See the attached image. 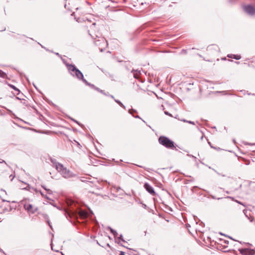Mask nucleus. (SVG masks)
I'll list each match as a JSON object with an SVG mask.
<instances>
[{"label":"nucleus","mask_w":255,"mask_h":255,"mask_svg":"<svg viewBox=\"0 0 255 255\" xmlns=\"http://www.w3.org/2000/svg\"><path fill=\"white\" fill-rule=\"evenodd\" d=\"M108 228L110 229L111 232L113 234L115 237H117L118 236V234L116 231L114 230L111 227H109Z\"/></svg>","instance_id":"4468645a"},{"label":"nucleus","mask_w":255,"mask_h":255,"mask_svg":"<svg viewBox=\"0 0 255 255\" xmlns=\"http://www.w3.org/2000/svg\"><path fill=\"white\" fill-rule=\"evenodd\" d=\"M164 114H165V115H166L169 116H170V117H172V115H171V114H170L168 112H167V111H165V112H164Z\"/></svg>","instance_id":"b1692460"},{"label":"nucleus","mask_w":255,"mask_h":255,"mask_svg":"<svg viewBox=\"0 0 255 255\" xmlns=\"http://www.w3.org/2000/svg\"><path fill=\"white\" fill-rule=\"evenodd\" d=\"M135 118L141 119L138 116H134Z\"/></svg>","instance_id":"72a5a7b5"},{"label":"nucleus","mask_w":255,"mask_h":255,"mask_svg":"<svg viewBox=\"0 0 255 255\" xmlns=\"http://www.w3.org/2000/svg\"><path fill=\"white\" fill-rule=\"evenodd\" d=\"M9 86L12 89H14L15 91L17 92V93H16L17 95H18L20 93V91L16 87H15L14 86H13L12 85H9Z\"/></svg>","instance_id":"6ab92c4d"},{"label":"nucleus","mask_w":255,"mask_h":255,"mask_svg":"<svg viewBox=\"0 0 255 255\" xmlns=\"http://www.w3.org/2000/svg\"><path fill=\"white\" fill-rule=\"evenodd\" d=\"M132 72H133V76L135 79H138L139 77V75L141 74V71L140 70H133L132 71Z\"/></svg>","instance_id":"9b49d317"},{"label":"nucleus","mask_w":255,"mask_h":255,"mask_svg":"<svg viewBox=\"0 0 255 255\" xmlns=\"http://www.w3.org/2000/svg\"><path fill=\"white\" fill-rule=\"evenodd\" d=\"M13 178H14V177H12V178L11 179V180H12Z\"/></svg>","instance_id":"c03bdc74"},{"label":"nucleus","mask_w":255,"mask_h":255,"mask_svg":"<svg viewBox=\"0 0 255 255\" xmlns=\"http://www.w3.org/2000/svg\"><path fill=\"white\" fill-rule=\"evenodd\" d=\"M0 163H3L4 165L2 166V168H5V167H9V165L6 163V162L0 159Z\"/></svg>","instance_id":"2eb2a0df"},{"label":"nucleus","mask_w":255,"mask_h":255,"mask_svg":"<svg viewBox=\"0 0 255 255\" xmlns=\"http://www.w3.org/2000/svg\"><path fill=\"white\" fill-rule=\"evenodd\" d=\"M144 187L146 190L152 195H155V192L153 188L147 183L144 184Z\"/></svg>","instance_id":"6e6552de"},{"label":"nucleus","mask_w":255,"mask_h":255,"mask_svg":"<svg viewBox=\"0 0 255 255\" xmlns=\"http://www.w3.org/2000/svg\"><path fill=\"white\" fill-rule=\"evenodd\" d=\"M159 143L167 148L173 149L174 146V142L166 136H161L158 138Z\"/></svg>","instance_id":"7ed1b4c3"},{"label":"nucleus","mask_w":255,"mask_h":255,"mask_svg":"<svg viewBox=\"0 0 255 255\" xmlns=\"http://www.w3.org/2000/svg\"><path fill=\"white\" fill-rule=\"evenodd\" d=\"M115 101L118 103L121 107L124 109H126V107L123 104V103L118 100L115 99Z\"/></svg>","instance_id":"a211bd4d"},{"label":"nucleus","mask_w":255,"mask_h":255,"mask_svg":"<svg viewBox=\"0 0 255 255\" xmlns=\"http://www.w3.org/2000/svg\"><path fill=\"white\" fill-rule=\"evenodd\" d=\"M79 216L83 218H85L88 217V213L87 212L83 211V210H80L79 212Z\"/></svg>","instance_id":"9d476101"},{"label":"nucleus","mask_w":255,"mask_h":255,"mask_svg":"<svg viewBox=\"0 0 255 255\" xmlns=\"http://www.w3.org/2000/svg\"><path fill=\"white\" fill-rule=\"evenodd\" d=\"M66 66L68 70L69 74L74 78H77L79 80H82L84 83V79L83 73L73 64L65 63Z\"/></svg>","instance_id":"f257e3e1"},{"label":"nucleus","mask_w":255,"mask_h":255,"mask_svg":"<svg viewBox=\"0 0 255 255\" xmlns=\"http://www.w3.org/2000/svg\"><path fill=\"white\" fill-rule=\"evenodd\" d=\"M133 112H136V111L135 110H133V109H132V110H128V113L130 114H132V113Z\"/></svg>","instance_id":"5701e85b"},{"label":"nucleus","mask_w":255,"mask_h":255,"mask_svg":"<svg viewBox=\"0 0 255 255\" xmlns=\"http://www.w3.org/2000/svg\"><path fill=\"white\" fill-rule=\"evenodd\" d=\"M24 208L26 210L29 214H34L37 210V208L34 207L32 204L28 203H25L23 205Z\"/></svg>","instance_id":"423d86ee"},{"label":"nucleus","mask_w":255,"mask_h":255,"mask_svg":"<svg viewBox=\"0 0 255 255\" xmlns=\"http://www.w3.org/2000/svg\"><path fill=\"white\" fill-rule=\"evenodd\" d=\"M35 191H36V192H39V193H40V194L41 195V196H42L43 197H44V196H45V194H43V193L42 192H41V191H38V190H36V189H35Z\"/></svg>","instance_id":"4be33fe9"},{"label":"nucleus","mask_w":255,"mask_h":255,"mask_svg":"<svg viewBox=\"0 0 255 255\" xmlns=\"http://www.w3.org/2000/svg\"><path fill=\"white\" fill-rule=\"evenodd\" d=\"M240 253L243 255H254L255 254L254 250L243 249L239 250Z\"/></svg>","instance_id":"0eeeda50"},{"label":"nucleus","mask_w":255,"mask_h":255,"mask_svg":"<svg viewBox=\"0 0 255 255\" xmlns=\"http://www.w3.org/2000/svg\"><path fill=\"white\" fill-rule=\"evenodd\" d=\"M181 121L184 122V123H187L188 121L185 119H182L181 120Z\"/></svg>","instance_id":"c756f323"},{"label":"nucleus","mask_w":255,"mask_h":255,"mask_svg":"<svg viewBox=\"0 0 255 255\" xmlns=\"http://www.w3.org/2000/svg\"><path fill=\"white\" fill-rule=\"evenodd\" d=\"M119 255H125V254L124 252H121Z\"/></svg>","instance_id":"7c9ffc66"},{"label":"nucleus","mask_w":255,"mask_h":255,"mask_svg":"<svg viewBox=\"0 0 255 255\" xmlns=\"http://www.w3.org/2000/svg\"><path fill=\"white\" fill-rule=\"evenodd\" d=\"M187 123H189V124H192V125H194L195 124L194 122H192V121H188Z\"/></svg>","instance_id":"a878e982"},{"label":"nucleus","mask_w":255,"mask_h":255,"mask_svg":"<svg viewBox=\"0 0 255 255\" xmlns=\"http://www.w3.org/2000/svg\"><path fill=\"white\" fill-rule=\"evenodd\" d=\"M55 54L58 55V56H60V55H59V54L58 53H55Z\"/></svg>","instance_id":"58836bf2"},{"label":"nucleus","mask_w":255,"mask_h":255,"mask_svg":"<svg viewBox=\"0 0 255 255\" xmlns=\"http://www.w3.org/2000/svg\"><path fill=\"white\" fill-rule=\"evenodd\" d=\"M41 187L47 192V193L48 194H52V191L51 190L46 188L45 186L41 185Z\"/></svg>","instance_id":"dca6fc26"},{"label":"nucleus","mask_w":255,"mask_h":255,"mask_svg":"<svg viewBox=\"0 0 255 255\" xmlns=\"http://www.w3.org/2000/svg\"><path fill=\"white\" fill-rule=\"evenodd\" d=\"M94 43L96 46L99 47L101 52H102L108 45L107 41L103 37H101L100 39L95 40Z\"/></svg>","instance_id":"20e7f679"},{"label":"nucleus","mask_w":255,"mask_h":255,"mask_svg":"<svg viewBox=\"0 0 255 255\" xmlns=\"http://www.w3.org/2000/svg\"><path fill=\"white\" fill-rule=\"evenodd\" d=\"M44 198H45L48 200H50V199L47 196L45 195V196H44Z\"/></svg>","instance_id":"473e14b6"},{"label":"nucleus","mask_w":255,"mask_h":255,"mask_svg":"<svg viewBox=\"0 0 255 255\" xmlns=\"http://www.w3.org/2000/svg\"><path fill=\"white\" fill-rule=\"evenodd\" d=\"M117 240H119V241H121L123 242H126V241L124 240V239H123V236L122 235H121L120 236V237H118Z\"/></svg>","instance_id":"412c9836"},{"label":"nucleus","mask_w":255,"mask_h":255,"mask_svg":"<svg viewBox=\"0 0 255 255\" xmlns=\"http://www.w3.org/2000/svg\"><path fill=\"white\" fill-rule=\"evenodd\" d=\"M84 83L90 87L91 88L95 89V90L97 91L98 92H100L101 93H104V91L102 90H101L100 88L96 87L94 85L91 84L89 83L87 80H84Z\"/></svg>","instance_id":"1a4fd4ad"},{"label":"nucleus","mask_w":255,"mask_h":255,"mask_svg":"<svg viewBox=\"0 0 255 255\" xmlns=\"http://www.w3.org/2000/svg\"><path fill=\"white\" fill-rule=\"evenodd\" d=\"M51 162L53 163V164H54V167H55V163H57L56 161V160L55 159H51Z\"/></svg>","instance_id":"393cba45"},{"label":"nucleus","mask_w":255,"mask_h":255,"mask_svg":"<svg viewBox=\"0 0 255 255\" xmlns=\"http://www.w3.org/2000/svg\"><path fill=\"white\" fill-rule=\"evenodd\" d=\"M187 155H188V156H189L192 157H193V158H196V157H194V156H193V155H189V154H187Z\"/></svg>","instance_id":"f704fd0d"},{"label":"nucleus","mask_w":255,"mask_h":255,"mask_svg":"<svg viewBox=\"0 0 255 255\" xmlns=\"http://www.w3.org/2000/svg\"><path fill=\"white\" fill-rule=\"evenodd\" d=\"M89 34L92 37H93L94 38V36L92 34V33L90 32V31H89Z\"/></svg>","instance_id":"2f4dec72"},{"label":"nucleus","mask_w":255,"mask_h":255,"mask_svg":"<svg viewBox=\"0 0 255 255\" xmlns=\"http://www.w3.org/2000/svg\"><path fill=\"white\" fill-rule=\"evenodd\" d=\"M13 178H14V177H12V178L11 179V180H12Z\"/></svg>","instance_id":"37998d69"},{"label":"nucleus","mask_w":255,"mask_h":255,"mask_svg":"<svg viewBox=\"0 0 255 255\" xmlns=\"http://www.w3.org/2000/svg\"><path fill=\"white\" fill-rule=\"evenodd\" d=\"M95 25H96V23H93L92 24V26H95Z\"/></svg>","instance_id":"a19ab883"},{"label":"nucleus","mask_w":255,"mask_h":255,"mask_svg":"<svg viewBox=\"0 0 255 255\" xmlns=\"http://www.w3.org/2000/svg\"><path fill=\"white\" fill-rule=\"evenodd\" d=\"M243 9L249 15L251 16L255 15V8L253 6L250 4L244 5Z\"/></svg>","instance_id":"39448f33"},{"label":"nucleus","mask_w":255,"mask_h":255,"mask_svg":"<svg viewBox=\"0 0 255 255\" xmlns=\"http://www.w3.org/2000/svg\"><path fill=\"white\" fill-rule=\"evenodd\" d=\"M6 77V74L2 71L1 70H0V77H1L2 78H5Z\"/></svg>","instance_id":"aec40b11"},{"label":"nucleus","mask_w":255,"mask_h":255,"mask_svg":"<svg viewBox=\"0 0 255 255\" xmlns=\"http://www.w3.org/2000/svg\"><path fill=\"white\" fill-rule=\"evenodd\" d=\"M13 178H14V177H12V178L11 179V180H12Z\"/></svg>","instance_id":"a18cd8bd"},{"label":"nucleus","mask_w":255,"mask_h":255,"mask_svg":"<svg viewBox=\"0 0 255 255\" xmlns=\"http://www.w3.org/2000/svg\"><path fill=\"white\" fill-rule=\"evenodd\" d=\"M227 198H230V199H232V200H233V199H234V198H233V197H230V196H228Z\"/></svg>","instance_id":"e433bc0d"},{"label":"nucleus","mask_w":255,"mask_h":255,"mask_svg":"<svg viewBox=\"0 0 255 255\" xmlns=\"http://www.w3.org/2000/svg\"><path fill=\"white\" fill-rule=\"evenodd\" d=\"M244 213L245 215V216L250 220V222H253L254 220V218L253 217H252V216H250L249 217L248 214H247V211H246V210H244Z\"/></svg>","instance_id":"ddd939ff"},{"label":"nucleus","mask_w":255,"mask_h":255,"mask_svg":"<svg viewBox=\"0 0 255 255\" xmlns=\"http://www.w3.org/2000/svg\"><path fill=\"white\" fill-rule=\"evenodd\" d=\"M2 201H3V202H9V201H6V200H2Z\"/></svg>","instance_id":"ea45409f"},{"label":"nucleus","mask_w":255,"mask_h":255,"mask_svg":"<svg viewBox=\"0 0 255 255\" xmlns=\"http://www.w3.org/2000/svg\"><path fill=\"white\" fill-rule=\"evenodd\" d=\"M75 123H77L78 125H80V124L76 120H73Z\"/></svg>","instance_id":"c9c22d12"},{"label":"nucleus","mask_w":255,"mask_h":255,"mask_svg":"<svg viewBox=\"0 0 255 255\" xmlns=\"http://www.w3.org/2000/svg\"><path fill=\"white\" fill-rule=\"evenodd\" d=\"M41 187L47 192V193L48 194H52V191L51 190L46 188L45 186L41 185Z\"/></svg>","instance_id":"f3484780"},{"label":"nucleus","mask_w":255,"mask_h":255,"mask_svg":"<svg viewBox=\"0 0 255 255\" xmlns=\"http://www.w3.org/2000/svg\"><path fill=\"white\" fill-rule=\"evenodd\" d=\"M110 97L113 99H114V97L113 95H110Z\"/></svg>","instance_id":"4c0bfd02"},{"label":"nucleus","mask_w":255,"mask_h":255,"mask_svg":"<svg viewBox=\"0 0 255 255\" xmlns=\"http://www.w3.org/2000/svg\"><path fill=\"white\" fill-rule=\"evenodd\" d=\"M233 141L234 143H235V140L234 139L233 140Z\"/></svg>","instance_id":"49530a36"},{"label":"nucleus","mask_w":255,"mask_h":255,"mask_svg":"<svg viewBox=\"0 0 255 255\" xmlns=\"http://www.w3.org/2000/svg\"><path fill=\"white\" fill-rule=\"evenodd\" d=\"M11 210H12V208L11 207V206H9V209H5V210L7 211V212L10 211Z\"/></svg>","instance_id":"bb28decb"},{"label":"nucleus","mask_w":255,"mask_h":255,"mask_svg":"<svg viewBox=\"0 0 255 255\" xmlns=\"http://www.w3.org/2000/svg\"><path fill=\"white\" fill-rule=\"evenodd\" d=\"M203 139V135H202L201 137V139L202 140Z\"/></svg>","instance_id":"79ce46f5"},{"label":"nucleus","mask_w":255,"mask_h":255,"mask_svg":"<svg viewBox=\"0 0 255 255\" xmlns=\"http://www.w3.org/2000/svg\"><path fill=\"white\" fill-rule=\"evenodd\" d=\"M236 202H237L238 203L240 204H241V205H243V206H245V205L243 203H242L241 202H240L239 201L236 200Z\"/></svg>","instance_id":"c85d7f7f"},{"label":"nucleus","mask_w":255,"mask_h":255,"mask_svg":"<svg viewBox=\"0 0 255 255\" xmlns=\"http://www.w3.org/2000/svg\"><path fill=\"white\" fill-rule=\"evenodd\" d=\"M228 57L229 58H234L236 60H239L241 58V56L240 55H238L229 54L228 55Z\"/></svg>","instance_id":"f8f14e48"},{"label":"nucleus","mask_w":255,"mask_h":255,"mask_svg":"<svg viewBox=\"0 0 255 255\" xmlns=\"http://www.w3.org/2000/svg\"><path fill=\"white\" fill-rule=\"evenodd\" d=\"M103 95H106V96H110V95L108 93H105L104 91V93H102Z\"/></svg>","instance_id":"cd10ccee"},{"label":"nucleus","mask_w":255,"mask_h":255,"mask_svg":"<svg viewBox=\"0 0 255 255\" xmlns=\"http://www.w3.org/2000/svg\"><path fill=\"white\" fill-rule=\"evenodd\" d=\"M55 168L58 172L65 178H69L75 177V174L73 173L64 165L60 163H55Z\"/></svg>","instance_id":"f03ea898"}]
</instances>
